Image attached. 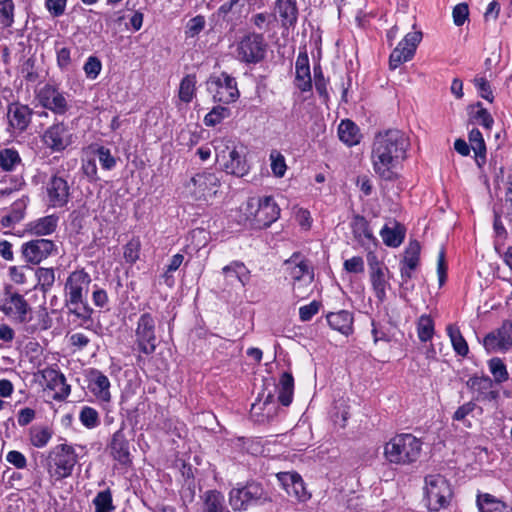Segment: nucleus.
<instances>
[{"instance_id":"nucleus-11","label":"nucleus","mask_w":512,"mask_h":512,"mask_svg":"<svg viewBox=\"0 0 512 512\" xmlns=\"http://www.w3.org/2000/svg\"><path fill=\"white\" fill-rule=\"evenodd\" d=\"M137 349L146 355L153 354L157 347L156 319L151 313L140 315L135 328Z\"/></svg>"},{"instance_id":"nucleus-53","label":"nucleus","mask_w":512,"mask_h":512,"mask_svg":"<svg viewBox=\"0 0 512 512\" xmlns=\"http://www.w3.org/2000/svg\"><path fill=\"white\" fill-rule=\"evenodd\" d=\"M94 151L103 169L112 170L116 166V158L111 154L110 149L104 146H97Z\"/></svg>"},{"instance_id":"nucleus-14","label":"nucleus","mask_w":512,"mask_h":512,"mask_svg":"<svg viewBox=\"0 0 512 512\" xmlns=\"http://www.w3.org/2000/svg\"><path fill=\"white\" fill-rule=\"evenodd\" d=\"M421 40L422 33L420 31L407 33L403 40L399 42L397 47L390 54V68L394 70L401 64L411 60Z\"/></svg>"},{"instance_id":"nucleus-58","label":"nucleus","mask_w":512,"mask_h":512,"mask_svg":"<svg viewBox=\"0 0 512 512\" xmlns=\"http://www.w3.org/2000/svg\"><path fill=\"white\" fill-rule=\"evenodd\" d=\"M205 18L202 15H197L187 22L185 34L188 38L197 36L205 27Z\"/></svg>"},{"instance_id":"nucleus-51","label":"nucleus","mask_w":512,"mask_h":512,"mask_svg":"<svg viewBox=\"0 0 512 512\" xmlns=\"http://www.w3.org/2000/svg\"><path fill=\"white\" fill-rule=\"evenodd\" d=\"M489 370L494 377L496 383H502L508 380V372L506 365L499 358H492L488 362Z\"/></svg>"},{"instance_id":"nucleus-6","label":"nucleus","mask_w":512,"mask_h":512,"mask_svg":"<svg viewBox=\"0 0 512 512\" xmlns=\"http://www.w3.org/2000/svg\"><path fill=\"white\" fill-rule=\"evenodd\" d=\"M285 271L292 280L293 293L296 298L303 299L312 291L314 273L308 261L293 255L284 263Z\"/></svg>"},{"instance_id":"nucleus-55","label":"nucleus","mask_w":512,"mask_h":512,"mask_svg":"<svg viewBox=\"0 0 512 512\" xmlns=\"http://www.w3.org/2000/svg\"><path fill=\"white\" fill-rule=\"evenodd\" d=\"M38 284L43 291L50 289L55 282V272L53 268L40 267L36 270Z\"/></svg>"},{"instance_id":"nucleus-15","label":"nucleus","mask_w":512,"mask_h":512,"mask_svg":"<svg viewBox=\"0 0 512 512\" xmlns=\"http://www.w3.org/2000/svg\"><path fill=\"white\" fill-rule=\"evenodd\" d=\"M369 271H370V282L375 293L376 298L383 302L386 299V289L389 287L388 268L380 262L376 255L369 253L367 256Z\"/></svg>"},{"instance_id":"nucleus-34","label":"nucleus","mask_w":512,"mask_h":512,"mask_svg":"<svg viewBox=\"0 0 512 512\" xmlns=\"http://www.w3.org/2000/svg\"><path fill=\"white\" fill-rule=\"evenodd\" d=\"M329 326L344 335L352 332L353 316L346 310L329 313L327 316Z\"/></svg>"},{"instance_id":"nucleus-10","label":"nucleus","mask_w":512,"mask_h":512,"mask_svg":"<svg viewBox=\"0 0 512 512\" xmlns=\"http://www.w3.org/2000/svg\"><path fill=\"white\" fill-rule=\"evenodd\" d=\"M220 186L221 182L216 173L202 171L191 177L185 187L194 200L208 201L217 194Z\"/></svg>"},{"instance_id":"nucleus-35","label":"nucleus","mask_w":512,"mask_h":512,"mask_svg":"<svg viewBox=\"0 0 512 512\" xmlns=\"http://www.w3.org/2000/svg\"><path fill=\"white\" fill-rule=\"evenodd\" d=\"M354 238L361 244L366 242H375L376 238L369 227L368 221L360 215H355L350 224Z\"/></svg>"},{"instance_id":"nucleus-29","label":"nucleus","mask_w":512,"mask_h":512,"mask_svg":"<svg viewBox=\"0 0 512 512\" xmlns=\"http://www.w3.org/2000/svg\"><path fill=\"white\" fill-rule=\"evenodd\" d=\"M89 388L98 400L102 402L111 400L110 381L101 371L91 370Z\"/></svg>"},{"instance_id":"nucleus-56","label":"nucleus","mask_w":512,"mask_h":512,"mask_svg":"<svg viewBox=\"0 0 512 512\" xmlns=\"http://www.w3.org/2000/svg\"><path fill=\"white\" fill-rule=\"evenodd\" d=\"M79 419L81 423L89 429L95 428L99 424L98 412L89 406H85L81 409Z\"/></svg>"},{"instance_id":"nucleus-37","label":"nucleus","mask_w":512,"mask_h":512,"mask_svg":"<svg viewBox=\"0 0 512 512\" xmlns=\"http://www.w3.org/2000/svg\"><path fill=\"white\" fill-rule=\"evenodd\" d=\"M477 506L480 512H512L511 507L488 493L478 495Z\"/></svg>"},{"instance_id":"nucleus-63","label":"nucleus","mask_w":512,"mask_h":512,"mask_svg":"<svg viewBox=\"0 0 512 512\" xmlns=\"http://www.w3.org/2000/svg\"><path fill=\"white\" fill-rule=\"evenodd\" d=\"M474 84L477 88L480 97L492 102L494 99L493 92L489 82L484 77H477L474 79Z\"/></svg>"},{"instance_id":"nucleus-59","label":"nucleus","mask_w":512,"mask_h":512,"mask_svg":"<svg viewBox=\"0 0 512 512\" xmlns=\"http://www.w3.org/2000/svg\"><path fill=\"white\" fill-rule=\"evenodd\" d=\"M275 20V15H272L267 12H261L254 14L250 22L259 30L267 31L269 29L270 24H272Z\"/></svg>"},{"instance_id":"nucleus-20","label":"nucleus","mask_w":512,"mask_h":512,"mask_svg":"<svg viewBox=\"0 0 512 512\" xmlns=\"http://www.w3.org/2000/svg\"><path fill=\"white\" fill-rule=\"evenodd\" d=\"M91 283L90 275L84 270H75L67 278L65 283V299L87 298Z\"/></svg>"},{"instance_id":"nucleus-49","label":"nucleus","mask_w":512,"mask_h":512,"mask_svg":"<svg viewBox=\"0 0 512 512\" xmlns=\"http://www.w3.org/2000/svg\"><path fill=\"white\" fill-rule=\"evenodd\" d=\"M95 512H111L114 509L110 489L99 492L93 500Z\"/></svg>"},{"instance_id":"nucleus-46","label":"nucleus","mask_w":512,"mask_h":512,"mask_svg":"<svg viewBox=\"0 0 512 512\" xmlns=\"http://www.w3.org/2000/svg\"><path fill=\"white\" fill-rule=\"evenodd\" d=\"M421 246L417 240L409 242L404 251V256L400 264L409 266V268H417L420 261Z\"/></svg>"},{"instance_id":"nucleus-43","label":"nucleus","mask_w":512,"mask_h":512,"mask_svg":"<svg viewBox=\"0 0 512 512\" xmlns=\"http://www.w3.org/2000/svg\"><path fill=\"white\" fill-rule=\"evenodd\" d=\"M446 330L454 351L460 356H466L469 352V347L460 329L456 325L450 324Z\"/></svg>"},{"instance_id":"nucleus-33","label":"nucleus","mask_w":512,"mask_h":512,"mask_svg":"<svg viewBox=\"0 0 512 512\" xmlns=\"http://www.w3.org/2000/svg\"><path fill=\"white\" fill-rule=\"evenodd\" d=\"M58 225V217L48 215L29 222L26 231L37 236H45L52 234Z\"/></svg>"},{"instance_id":"nucleus-52","label":"nucleus","mask_w":512,"mask_h":512,"mask_svg":"<svg viewBox=\"0 0 512 512\" xmlns=\"http://www.w3.org/2000/svg\"><path fill=\"white\" fill-rule=\"evenodd\" d=\"M229 116L230 111L228 108L224 106H216L204 117V124L206 126L212 127L219 124L222 120L228 118Z\"/></svg>"},{"instance_id":"nucleus-40","label":"nucleus","mask_w":512,"mask_h":512,"mask_svg":"<svg viewBox=\"0 0 512 512\" xmlns=\"http://www.w3.org/2000/svg\"><path fill=\"white\" fill-rule=\"evenodd\" d=\"M203 512H230L224 504V496L217 490H208L203 496Z\"/></svg>"},{"instance_id":"nucleus-48","label":"nucleus","mask_w":512,"mask_h":512,"mask_svg":"<svg viewBox=\"0 0 512 512\" xmlns=\"http://www.w3.org/2000/svg\"><path fill=\"white\" fill-rule=\"evenodd\" d=\"M417 333L420 341L427 342L434 335V322L428 315H422L417 323Z\"/></svg>"},{"instance_id":"nucleus-3","label":"nucleus","mask_w":512,"mask_h":512,"mask_svg":"<svg viewBox=\"0 0 512 512\" xmlns=\"http://www.w3.org/2000/svg\"><path fill=\"white\" fill-rule=\"evenodd\" d=\"M422 451L420 439L410 433L398 434L384 445L385 459L395 465H410L416 462Z\"/></svg>"},{"instance_id":"nucleus-22","label":"nucleus","mask_w":512,"mask_h":512,"mask_svg":"<svg viewBox=\"0 0 512 512\" xmlns=\"http://www.w3.org/2000/svg\"><path fill=\"white\" fill-rule=\"evenodd\" d=\"M277 478L287 494L299 502H306L311 495L305 487L301 476L296 472H281Z\"/></svg>"},{"instance_id":"nucleus-41","label":"nucleus","mask_w":512,"mask_h":512,"mask_svg":"<svg viewBox=\"0 0 512 512\" xmlns=\"http://www.w3.org/2000/svg\"><path fill=\"white\" fill-rule=\"evenodd\" d=\"M380 235L385 245L389 247H398L402 244L404 240L405 229L402 225L395 222L393 227L385 225L381 229Z\"/></svg>"},{"instance_id":"nucleus-9","label":"nucleus","mask_w":512,"mask_h":512,"mask_svg":"<svg viewBox=\"0 0 512 512\" xmlns=\"http://www.w3.org/2000/svg\"><path fill=\"white\" fill-rule=\"evenodd\" d=\"M267 52V43L264 36L260 33H248L243 36L236 44V58L246 64H256L261 62Z\"/></svg>"},{"instance_id":"nucleus-21","label":"nucleus","mask_w":512,"mask_h":512,"mask_svg":"<svg viewBox=\"0 0 512 512\" xmlns=\"http://www.w3.org/2000/svg\"><path fill=\"white\" fill-rule=\"evenodd\" d=\"M65 306L69 316L78 327L88 328L93 324V308L88 304L87 298L65 299Z\"/></svg>"},{"instance_id":"nucleus-54","label":"nucleus","mask_w":512,"mask_h":512,"mask_svg":"<svg viewBox=\"0 0 512 512\" xmlns=\"http://www.w3.org/2000/svg\"><path fill=\"white\" fill-rule=\"evenodd\" d=\"M183 260L184 256L180 253H177L172 256L169 264L166 267V270L162 275L164 282L167 286L172 287L174 285V278L171 273L179 269V267L183 263Z\"/></svg>"},{"instance_id":"nucleus-23","label":"nucleus","mask_w":512,"mask_h":512,"mask_svg":"<svg viewBox=\"0 0 512 512\" xmlns=\"http://www.w3.org/2000/svg\"><path fill=\"white\" fill-rule=\"evenodd\" d=\"M48 201L52 207L61 208L65 206L70 197V187L65 178L53 175L46 186Z\"/></svg>"},{"instance_id":"nucleus-50","label":"nucleus","mask_w":512,"mask_h":512,"mask_svg":"<svg viewBox=\"0 0 512 512\" xmlns=\"http://www.w3.org/2000/svg\"><path fill=\"white\" fill-rule=\"evenodd\" d=\"M477 110L472 113L471 119L474 123L483 126L485 129L490 130L494 125V119L487 109L482 107L480 102L476 105Z\"/></svg>"},{"instance_id":"nucleus-44","label":"nucleus","mask_w":512,"mask_h":512,"mask_svg":"<svg viewBox=\"0 0 512 512\" xmlns=\"http://www.w3.org/2000/svg\"><path fill=\"white\" fill-rule=\"evenodd\" d=\"M21 165V157L17 150L4 148L0 150V168L4 171H14Z\"/></svg>"},{"instance_id":"nucleus-31","label":"nucleus","mask_w":512,"mask_h":512,"mask_svg":"<svg viewBox=\"0 0 512 512\" xmlns=\"http://www.w3.org/2000/svg\"><path fill=\"white\" fill-rule=\"evenodd\" d=\"M242 0H228L225 3H223L216 13L213 15L214 17H217L219 20L222 21V23L226 24V27H229L230 30H233L237 25L240 16L237 18H234L233 16L238 12L240 14V2Z\"/></svg>"},{"instance_id":"nucleus-32","label":"nucleus","mask_w":512,"mask_h":512,"mask_svg":"<svg viewBox=\"0 0 512 512\" xmlns=\"http://www.w3.org/2000/svg\"><path fill=\"white\" fill-rule=\"evenodd\" d=\"M222 274L225 280L231 284L236 280L242 286H245L250 280V270L240 261H232L224 266L222 268Z\"/></svg>"},{"instance_id":"nucleus-19","label":"nucleus","mask_w":512,"mask_h":512,"mask_svg":"<svg viewBox=\"0 0 512 512\" xmlns=\"http://www.w3.org/2000/svg\"><path fill=\"white\" fill-rule=\"evenodd\" d=\"M42 140L52 151L60 152L71 144L72 135L68 127L63 122H59L45 130Z\"/></svg>"},{"instance_id":"nucleus-24","label":"nucleus","mask_w":512,"mask_h":512,"mask_svg":"<svg viewBox=\"0 0 512 512\" xmlns=\"http://www.w3.org/2000/svg\"><path fill=\"white\" fill-rule=\"evenodd\" d=\"M33 111L27 105L11 103L7 107L9 127L17 133L24 132L32 119Z\"/></svg>"},{"instance_id":"nucleus-62","label":"nucleus","mask_w":512,"mask_h":512,"mask_svg":"<svg viewBox=\"0 0 512 512\" xmlns=\"http://www.w3.org/2000/svg\"><path fill=\"white\" fill-rule=\"evenodd\" d=\"M140 241L131 239L124 247V258L127 262L135 263L139 258Z\"/></svg>"},{"instance_id":"nucleus-57","label":"nucleus","mask_w":512,"mask_h":512,"mask_svg":"<svg viewBox=\"0 0 512 512\" xmlns=\"http://www.w3.org/2000/svg\"><path fill=\"white\" fill-rule=\"evenodd\" d=\"M270 161L273 174L279 178L283 177L287 169L284 156L280 152L273 150L270 153Z\"/></svg>"},{"instance_id":"nucleus-13","label":"nucleus","mask_w":512,"mask_h":512,"mask_svg":"<svg viewBox=\"0 0 512 512\" xmlns=\"http://www.w3.org/2000/svg\"><path fill=\"white\" fill-rule=\"evenodd\" d=\"M21 253L25 262L37 265L48 257L56 255L58 248L52 240L40 238L23 243Z\"/></svg>"},{"instance_id":"nucleus-4","label":"nucleus","mask_w":512,"mask_h":512,"mask_svg":"<svg viewBox=\"0 0 512 512\" xmlns=\"http://www.w3.org/2000/svg\"><path fill=\"white\" fill-rule=\"evenodd\" d=\"M215 143L216 161L226 173L237 177L248 174L249 165L243 147H238L225 139L216 140Z\"/></svg>"},{"instance_id":"nucleus-64","label":"nucleus","mask_w":512,"mask_h":512,"mask_svg":"<svg viewBox=\"0 0 512 512\" xmlns=\"http://www.w3.org/2000/svg\"><path fill=\"white\" fill-rule=\"evenodd\" d=\"M321 307V303L319 301H312L308 305L301 306L299 308V318L303 322H307L312 319L314 315H316Z\"/></svg>"},{"instance_id":"nucleus-39","label":"nucleus","mask_w":512,"mask_h":512,"mask_svg":"<svg viewBox=\"0 0 512 512\" xmlns=\"http://www.w3.org/2000/svg\"><path fill=\"white\" fill-rule=\"evenodd\" d=\"M338 135L340 140L348 146L358 144L361 139L359 128L351 120L341 121L338 127Z\"/></svg>"},{"instance_id":"nucleus-17","label":"nucleus","mask_w":512,"mask_h":512,"mask_svg":"<svg viewBox=\"0 0 512 512\" xmlns=\"http://www.w3.org/2000/svg\"><path fill=\"white\" fill-rule=\"evenodd\" d=\"M37 98L44 108L56 114L63 115L69 109L64 93L55 85L45 84L39 89Z\"/></svg>"},{"instance_id":"nucleus-7","label":"nucleus","mask_w":512,"mask_h":512,"mask_svg":"<svg viewBox=\"0 0 512 512\" xmlns=\"http://www.w3.org/2000/svg\"><path fill=\"white\" fill-rule=\"evenodd\" d=\"M77 461L78 457L72 446L59 444L49 452L47 459L48 473L56 480L67 478L72 474Z\"/></svg>"},{"instance_id":"nucleus-36","label":"nucleus","mask_w":512,"mask_h":512,"mask_svg":"<svg viewBox=\"0 0 512 512\" xmlns=\"http://www.w3.org/2000/svg\"><path fill=\"white\" fill-rule=\"evenodd\" d=\"M468 139L475 154V161L479 167H482L486 162V144L483 135L477 128H473L469 132Z\"/></svg>"},{"instance_id":"nucleus-25","label":"nucleus","mask_w":512,"mask_h":512,"mask_svg":"<svg viewBox=\"0 0 512 512\" xmlns=\"http://www.w3.org/2000/svg\"><path fill=\"white\" fill-rule=\"evenodd\" d=\"M484 347L489 351L504 350L512 346V322L505 321L495 332L485 336Z\"/></svg>"},{"instance_id":"nucleus-60","label":"nucleus","mask_w":512,"mask_h":512,"mask_svg":"<svg viewBox=\"0 0 512 512\" xmlns=\"http://www.w3.org/2000/svg\"><path fill=\"white\" fill-rule=\"evenodd\" d=\"M57 65L61 70H67L71 65V50L68 47H60L55 44Z\"/></svg>"},{"instance_id":"nucleus-5","label":"nucleus","mask_w":512,"mask_h":512,"mask_svg":"<svg viewBox=\"0 0 512 512\" xmlns=\"http://www.w3.org/2000/svg\"><path fill=\"white\" fill-rule=\"evenodd\" d=\"M228 501L234 511H246L251 506L263 505L270 501V497L260 483L251 481L232 488Z\"/></svg>"},{"instance_id":"nucleus-27","label":"nucleus","mask_w":512,"mask_h":512,"mask_svg":"<svg viewBox=\"0 0 512 512\" xmlns=\"http://www.w3.org/2000/svg\"><path fill=\"white\" fill-rule=\"evenodd\" d=\"M42 377L48 389L55 391V399H64L70 393V387L66 384V379L62 373L55 369H44Z\"/></svg>"},{"instance_id":"nucleus-8","label":"nucleus","mask_w":512,"mask_h":512,"mask_svg":"<svg viewBox=\"0 0 512 512\" xmlns=\"http://www.w3.org/2000/svg\"><path fill=\"white\" fill-rule=\"evenodd\" d=\"M452 498V489L449 482L439 474L425 477L426 505L431 511L446 508Z\"/></svg>"},{"instance_id":"nucleus-16","label":"nucleus","mask_w":512,"mask_h":512,"mask_svg":"<svg viewBox=\"0 0 512 512\" xmlns=\"http://www.w3.org/2000/svg\"><path fill=\"white\" fill-rule=\"evenodd\" d=\"M209 90L213 93L216 102L229 104L236 101L239 97V91L235 78L226 73H222L219 77L209 82Z\"/></svg>"},{"instance_id":"nucleus-45","label":"nucleus","mask_w":512,"mask_h":512,"mask_svg":"<svg viewBox=\"0 0 512 512\" xmlns=\"http://www.w3.org/2000/svg\"><path fill=\"white\" fill-rule=\"evenodd\" d=\"M30 443L37 448L45 447L52 438V430L46 426H32L29 430Z\"/></svg>"},{"instance_id":"nucleus-42","label":"nucleus","mask_w":512,"mask_h":512,"mask_svg":"<svg viewBox=\"0 0 512 512\" xmlns=\"http://www.w3.org/2000/svg\"><path fill=\"white\" fill-rule=\"evenodd\" d=\"M27 202L25 199H19L15 201L9 210L1 219L3 227H11L16 223L20 222L24 218Z\"/></svg>"},{"instance_id":"nucleus-26","label":"nucleus","mask_w":512,"mask_h":512,"mask_svg":"<svg viewBox=\"0 0 512 512\" xmlns=\"http://www.w3.org/2000/svg\"><path fill=\"white\" fill-rule=\"evenodd\" d=\"M274 11L283 28L289 29L296 25L299 13L296 0H276Z\"/></svg>"},{"instance_id":"nucleus-28","label":"nucleus","mask_w":512,"mask_h":512,"mask_svg":"<svg viewBox=\"0 0 512 512\" xmlns=\"http://www.w3.org/2000/svg\"><path fill=\"white\" fill-rule=\"evenodd\" d=\"M295 85L302 92L310 91L312 88L309 58L306 52L300 53L296 59Z\"/></svg>"},{"instance_id":"nucleus-2","label":"nucleus","mask_w":512,"mask_h":512,"mask_svg":"<svg viewBox=\"0 0 512 512\" xmlns=\"http://www.w3.org/2000/svg\"><path fill=\"white\" fill-rule=\"evenodd\" d=\"M239 221L257 228L269 227L280 216V208L271 196L250 197L239 207Z\"/></svg>"},{"instance_id":"nucleus-38","label":"nucleus","mask_w":512,"mask_h":512,"mask_svg":"<svg viewBox=\"0 0 512 512\" xmlns=\"http://www.w3.org/2000/svg\"><path fill=\"white\" fill-rule=\"evenodd\" d=\"M278 400L283 406H289L293 400L294 378L291 373L284 372L277 385Z\"/></svg>"},{"instance_id":"nucleus-18","label":"nucleus","mask_w":512,"mask_h":512,"mask_svg":"<svg viewBox=\"0 0 512 512\" xmlns=\"http://www.w3.org/2000/svg\"><path fill=\"white\" fill-rule=\"evenodd\" d=\"M473 394V399L479 402H492L499 397V391L495 388L489 376H473L466 382Z\"/></svg>"},{"instance_id":"nucleus-1","label":"nucleus","mask_w":512,"mask_h":512,"mask_svg":"<svg viewBox=\"0 0 512 512\" xmlns=\"http://www.w3.org/2000/svg\"><path fill=\"white\" fill-rule=\"evenodd\" d=\"M409 146V138L398 129L378 133L371 151V161L376 175L385 181L397 179V171L407 158Z\"/></svg>"},{"instance_id":"nucleus-30","label":"nucleus","mask_w":512,"mask_h":512,"mask_svg":"<svg viewBox=\"0 0 512 512\" xmlns=\"http://www.w3.org/2000/svg\"><path fill=\"white\" fill-rule=\"evenodd\" d=\"M110 448L113 458L119 463L126 465L131 462L129 442L123 433V427L113 434Z\"/></svg>"},{"instance_id":"nucleus-12","label":"nucleus","mask_w":512,"mask_h":512,"mask_svg":"<svg viewBox=\"0 0 512 512\" xmlns=\"http://www.w3.org/2000/svg\"><path fill=\"white\" fill-rule=\"evenodd\" d=\"M0 311L19 323H27L32 313V309L24 296L11 287L5 288Z\"/></svg>"},{"instance_id":"nucleus-47","label":"nucleus","mask_w":512,"mask_h":512,"mask_svg":"<svg viewBox=\"0 0 512 512\" xmlns=\"http://www.w3.org/2000/svg\"><path fill=\"white\" fill-rule=\"evenodd\" d=\"M196 77L186 75L180 82L179 98L182 102L189 103L195 95Z\"/></svg>"},{"instance_id":"nucleus-61","label":"nucleus","mask_w":512,"mask_h":512,"mask_svg":"<svg viewBox=\"0 0 512 512\" xmlns=\"http://www.w3.org/2000/svg\"><path fill=\"white\" fill-rule=\"evenodd\" d=\"M83 69L87 78L96 79L102 69L101 61L95 56H90L85 62Z\"/></svg>"}]
</instances>
